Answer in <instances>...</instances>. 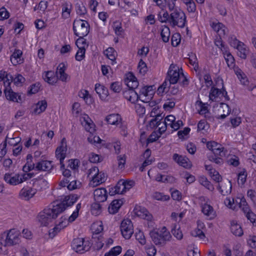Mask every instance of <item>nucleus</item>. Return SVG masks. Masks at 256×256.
<instances>
[{
	"instance_id": "1",
	"label": "nucleus",
	"mask_w": 256,
	"mask_h": 256,
	"mask_svg": "<svg viewBox=\"0 0 256 256\" xmlns=\"http://www.w3.org/2000/svg\"><path fill=\"white\" fill-rule=\"evenodd\" d=\"M59 210L58 208H54L53 204L52 208L44 209L39 213L38 216V222L42 226H46L52 219L56 218L60 214Z\"/></svg>"
},
{
	"instance_id": "2",
	"label": "nucleus",
	"mask_w": 256,
	"mask_h": 256,
	"mask_svg": "<svg viewBox=\"0 0 256 256\" xmlns=\"http://www.w3.org/2000/svg\"><path fill=\"white\" fill-rule=\"evenodd\" d=\"M150 234L156 245L164 246L172 238L171 234L165 226L162 227L160 230L151 231Z\"/></svg>"
},
{
	"instance_id": "3",
	"label": "nucleus",
	"mask_w": 256,
	"mask_h": 256,
	"mask_svg": "<svg viewBox=\"0 0 256 256\" xmlns=\"http://www.w3.org/2000/svg\"><path fill=\"white\" fill-rule=\"evenodd\" d=\"M72 28L76 36L78 37H84L89 32L90 25L86 20L81 19L75 20Z\"/></svg>"
},
{
	"instance_id": "4",
	"label": "nucleus",
	"mask_w": 256,
	"mask_h": 256,
	"mask_svg": "<svg viewBox=\"0 0 256 256\" xmlns=\"http://www.w3.org/2000/svg\"><path fill=\"white\" fill-rule=\"evenodd\" d=\"M169 22L173 27L177 26L180 28H184L186 22V14L180 9L175 10L170 14Z\"/></svg>"
},
{
	"instance_id": "5",
	"label": "nucleus",
	"mask_w": 256,
	"mask_h": 256,
	"mask_svg": "<svg viewBox=\"0 0 256 256\" xmlns=\"http://www.w3.org/2000/svg\"><path fill=\"white\" fill-rule=\"evenodd\" d=\"M91 243L88 240H84L82 238H74L72 243V247L76 252L82 254L88 251L91 247Z\"/></svg>"
},
{
	"instance_id": "6",
	"label": "nucleus",
	"mask_w": 256,
	"mask_h": 256,
	"mask_svg": "<svg viewBox=\"0 0 256 256\" xmlns=\"http://www.w3.org/2000/svg\"><path fill=\"white\" fill-rule=\"evenodd\" d=\"M78 196L76 194H70L65 196L63 200L60 202H54V208H58L60 210V214L64 211L66 207L70 206L74 204L78 200Z\"/></svg>"
},
{
	"instance_id": "7",
	"label": "nucleus",
	"mask_w": 256,
	"mask_h": 256,
	"mask_svg": "<svg viewBox=\"0 0 256 256\" xmlns=\"http://www.w3.org/2000/svg\"><path fill=\"white\" fill-rule=\"evenodd\" d=\"M20 234L19 230L11 229L7 234L6 239V245L12 246L20 244Z\"/></svg>"
},
{
	"instance_id": "8",
	"label": "nucleus",
	"mask_w": 256,
	"mask_h": 256,
	"mask_svg": "<svg viewBox=\"0 0 256 256\" xmlns=\"http://www.w3.org/2000/svg\"><path fill=\"white\" fill-rule=\"evenodd\" d=\"M120 228L122 236L126 240L130 239L134 233L133 225L131 220L128 219L123 220Z\"/></svg>"
},
{
	"instance_id": "9",
	"label": "nucleus",
	"mask_w": 256,
	"mask_h": 256,
	"mask_svg": "<svg viewBox=\"0 0 256 256\" xmlns=\"http://www.w3.org/2000/svg\"><path fill=\"white\" fill-rule=\"evenodd\" d=\"M66 138H64L61 140L60 146L58 147L56 150V156L59 159L62 168L64 166V160L66 158Z\"/></svg>"
},
{
	"instance_id": "10",
	"label": "nucleus",
	"mask_w": 256,
	"mask_h": 256,
	"mask_svg": "<svg viewBox=\"0 0 256 256\" xmlns=\"http://www.w3.org/2000/svg\"><path fill=\"white\" fill-rule=\"evenodd\" d=\"M178 68L171 64L168 72V77L170 84H176L179 79L181 78Z\"/></svg>"
},
{
	"instance_id": "11",
	"label": "nucleus",
	"mask_w": 256,
	"mask_h": 256,
	"mask_svg": "<svg viewBox=\"0 0 256 256\" xmlns=\"http://www.w3.org/2000/svg\"><path fill=\"white\" fill-rule=\"evenodd\" d=\"M133 212L135 215L142 218L146 220H152V215L144 207L137 206L134 208Z\"/></svg>"
},
{
	"instance_id": "12",
	"label": "nucleus",
	"mask_w": 256,
	"mask_h": 256,
	"mask_svg": "<svg viewBox=\"0 0 256 256\" xmlns=\"http://www.w3.org/2000/svg\"><path fill=\"white\" fill-rule=\"evenodd\" d=\"M94 196L95 202H104L107 199V191L104 188H96L94 190Z\"/></svg>"
},
{
	"instance_id": "13",
	"label": "nucleus",
	"mask_w": 256,
	"mask_h": 256,
	"mask_svg": "<svg viewBox=\"0 0 256 256\" xmlns=\"http://www.w3.org/2000/svg\"><path fill=\"white\" fill-rule=\"evenodd\" d=\"M36 188L26 186L23 188L19 193L20 196L25 200H28L36 194Z\"/></svg>"
},
{
	"instance_id": "14",
	"label": "nucleus",
	"mask_w": 256,
	"mask_h": 256,
	"mask_svg": "<svg viewBox=\"0 0 256 256\" xmlns=\"http://www.w3.org/2000/svg\"><path fill=\"white\" fill-rule=\"evenodd\" d=\"M4 179L6 182L12 186H16L22 183L19 174L12 176V174L6 173Z\"/></svg>"
},
{
	"instance_id": "15",
	"label": "nucleus",
	"mask_w": 256,
	"mask_h": 256,
	"mask_svg": "<svg viewBox=\"0 0 256 256\" xmlns=\"http://www.w3.org/2000/svg\"><path fill=\"white\" fill-rule=\"evenodd\" d=\"M173 160L179 165L188 168L191 167V164L189 160L186 156H182L177 154H174L172 156Z\"/></svg>"
},
{
	"instance_id": "16",
	"label": "nucleus",
	"mask_w": 256,
	"mask_h": 256,
	"mask_svg": "<svg viewBox=\"0 0 256 256\" xmlns=\"http://www.w3.org/2000/svg\"><path fill=\"white\" fill-rule=\"evenodd\" d=\"M53 168L52 162L42 160L36 164V170L38 171H50Z\"/></svg>"
},
{
	"instance_id": "17",
	"label": "nucleus",
	"mask_w": 256,
	"mask_h": 256,
	"mask_svg": "<svg viewBox=\"0 0 256 256\" xmlns=\"http://www.w3.org/2000/svg\"><path fill=\"white\" fill-rule=\"evenodd\" d=\"M66 68L63 63H60L57 68V70L56 72L58 80L59 79L62 82H67L68 75L65 73Z\"/></svg>"
},
{
	"instance_id": "18",
	"label": "nucleus",
	"mask_w": 256,
	"mask_h": 256,
	"mask_svg": "<svg viewBox=\"0 0 256 256\" xmlns=\"http://www.w3.org/2000/svg\"><path fill=\"white\" fill-rule=\"evenodd\" d=\"M4 93L7 100L17 102H21L22 98L20 95L14 92L11 88L8 90H4Z\"/></svg>"
},
{
	"instance_id": "19",
	"label": "nucleus",
	"mask_w": 256,
	"mask_h": 256,
	"mask_svg": "<svg viewBox=\"0 0 256 256\" xmlns=\"http://www.w3.org/2000/svg\"><path fill=\"white\" fill-rule=\"evenodd\" d=\"M123 203V200L121 199L113 200L108 208L109 212L111 214H116Z\"/></svg>"
},
{
	"instance_id": "20",
	"label": "nucleus",
	"mask_w": 256,
	"mask_h": 256,
	"mask_svg": "<svg viewBox=\"0 0 256 256\" xmlns=\"http://www.w3.org/2000/svg\"><path fill=\"white\" fill-rule=\"evenodd\" d=\"M22 52L20 50H15L10 56V61L14 66L22 63L23 60L22 58Z\"/></svg>"
},
{
	"instance_id": "21",
	"label": "nucleus",
	"mask_w": 256,
	"mask_h": 256,
	"mask_svg": "<svg viewBox=\"0 0 256 256\" xmlns=\"http://www.w3.org/2000/svg\"><path fill=\"white\" fill-rule=\"evenodd\" d=\"M95 90L102 100L105 99L108 96V88L103 85L96 84L95 86Z\"/></svg>"
},
{
	"instance_id": "22",
	"label": "nucleus",
	"mask_w": 256,
	"mask_h": 256,
	"mask_svg": "<svg viewBox=\"0 0 256 256\" xmlns=\"http://www.w3.org/2000/svg\"><path fill=\"white\" fill-rule=\"evenodd\" d=\"M230 231L236 236H241L243 235V230L242 226L237 223L236 220H232L231 222Z\"/></svg>"
},
{
	"instance_id": "23",
	"label": "nucleus",
	"mask_w": 256,
	"mask_h": 256,
	"mask_svg": "<svg viewBox=\"0 0 256 256\" xmlns=\"http://www.w3.org/2000/svg\"><path fill=\"white\" fill-rule=\"evenodd\" d=\"M44 80L50 84H54L58 81V77L53 71H48L43 76Z\"/></svg>"
},
{
	"instance_id": "24",
	"label": "nucleus",
	"mask_w": 256,
	"mask_h": 256,
	"mask_svg": "<svg viewBox=\"0 0 256 256\" xmlns=\"http://www.w3.org/2000/svg\"><path fill=\"white\" fill-rule=\"evenodd\" d=\"M105 120L108 124L116 126H118V124L122 121L120 116L118 114H110L108 116Z\"/></svg>"
},
{
	"instance_id": "25",
	"label": "nucleus",
	"mask_w": 256,
	"mask_h": 256,
	"mask_svg": "<svg viewBox=\"0 0 256 256\" xmlns=\"http://www.w3.org/2000/svg\"><path fill=\"white\" fill-rule=\"evenodd\" d=\"M202 210L204 214L210 217V219L214 218L216 216V212L210 204H204L202 206Z\"/></svg>"
},
{
	"instance_id": "26",
	"label": "nucleus",
	"mask_w": 256,
	"mask_h": 256,
	"mask_svg": "<svg viewBox=\"0 0 256 256\" xmlns=\"http://www.w3.org/2000/svg\"><path fill=\"white\" fill-rule=\"evenodd\" d=\"M106 180V176L104 172H98V174L92 180V182L94 186L99 185Z\"/></svg>"
},
{
	"instance_id": "27",
	"label": "nucleus",
	"mask_w": 256,
	"mask_h": 256,
	"mask_svg": "<svg viewBox=\"0 0 256 256\" xmlns=\"http://www.w3.org/2000/svg\"><path fill=\"white\" fill-rule=\"evenodd\" d=\"M80 208L81 204L80 203L77 204L76 206V210L72 212L71 216H69L68 220H67L66 218H63L64 220V222H66V223H68V224L70 222H74L78 216V212Z\"/></svg>"
},
{
	"instance_id": "28",
	"label": "nucleus",
	"mask_w": 256,
	"mask_h": 256,
	"mask_svg": "<svg viewBox=\"0 0 256 256\" xmlns=\"http://www.w3.org/2000/svg\"><path fill=\"white\" fill-rule=\"evenodd\" d=\"M224 188L222 189V186L218 184L217 187L218 190L223 196H226L230 193L232 190V184L230 181L224 184Z\"/></svg>"
},
{
	"instance_id": "29",
	"label": "nucleus",
	"mask_w": 256,
	"mask_h": 256,
	"mask_svg": "<svg viewBox=\"0 0 256 256\" xmlns=\"http://www.w3.org/2000/svg\"><path fill=\"white\" fill-rule=\"evenodd\" d=\"M164 116H162V114H159L156 116V118L151 120L149 122L150 127L152 128H156L161 125V120H162Z\"/></svg>"
},
{
	"instance_id": "30",
	"label": "nucleus",
	"mask_w": 256,
	"mask_h": 256,
	"mask_svg": "<svg viewBox=\"0 0 256 256\" xmlns=\"http://www.w3.org/2000/svg\"><path fill=\"white\" fill-rule=\"evenodd\" d=\"M47 107V102L46 100H41L36 104L34 112L37 114H40L44 112Z\"/></svg>"
},
{
	"instance_id": "31",
	"label": "nucleus",
	"mask_w": 256,
	"mask_h": 256,
	"mask_svg": "<svg viewBox=\"0 0 256 256\" xmlns=\"http://www.w3.org/2000/svg\"><path fill=\"white\" fill-rule=\"evenodd\" d=\"M106 55L107 58L112 60V64H114L116 63V52L112 48H108L106 51Z\"/></svg>"
},
{
	"instance_id": "32",
	"label": "nucleus",
	"mask_w": 256,
	"mask_h": 256,
	"mask_svg": "<svg viewBox=\"0 0 256 256\" xmlns=\"http://www.w3.org/2000/svg\"><path fill=\"white\" fill-rule=\"evenodd\" d=\"M190 64L193 66L194 70L196 71L198 69V60L195 54H188Z\"/></svg>"
},
{
	"instance_id": "33",
	"label": "nucleus",
	"mask_w": 256,
	"mask_h": 256,
	"mask_svg": "<svg viewBox=\"0 0 256 256\" xmlns=\"http://www.w3.org/2000/svg\"><path fill=\"white\" fill-rule=\"evenodd\" d=\"M161 36L164 42H167L170 36V29L168 26H164L161 31Z\"/></svg>"
},
{
	"instance_id": "34",
	"label": "nucleus",
	"mask_w": 256,
	"mask_h": 256,
	"mask_svg": "<svg viewBox=\"0 0 256 256\" xmlns=\"http://www.w3.org/2000/svg\"><path fill=\"white\" fill-rule=\"evenodd\" d=\"M100 202H95L91 206V212L92 214L97 216L101 212V205Z\"/></svg>"
},
{
	"instance_id": "35",
	"label": "nucleus",
	"mask_w": 256,
	"mask_h": 256,
	"mask_svg": "<svg viewBox=\"0 0 256 256\" xmlns=\"http://www.w3.org/2000/svg\"><path fill=\"white\" fill-rule=\"evenodd\" d=\"M75 58L76 60L81 61L85 56L86 48L84 46L78 47Z\"/></svg>"
},
{
	"instance_id": "36",
	"label": "nucleus",
	"mask_w": 256,
	"mask_h": 256,
	"mask_svg": "<svg viewBox=\"0 0 256 256\" xmlns=\"http://www.w3.org/2000/svg\"><path fill=\"white\" fill-rule=\"evenodd\" d=\"M222 94V89L220 90L216 88H212L210 94V98L212 101L214 100L216 98Z\"/></svg>"
},
{
	"instance_id": "37",
	"label": "nucleus",
	"mask_w": 256,
	"mask_h": 256,
	"mask_svg": "<svg viewBox=\"0 0 256 256\" xmlns=\"http://www.w3.org/2000/svg\"><path fill=\"white\" fill-rule=\"evenodd\" d=\"M171 84L166 80L160 86L158 89V94H162L164 92H167L169 90L170 85Z\"/></svg>"
},
{
	"instance_id": "38",
	"label": "nucleus",
	"mask_w": 256,
	"mask_h": 256,
	"mask_svg": "<svg viewBox=\"0 0 256 256\" xmlns=\"http://www.w3.org/2000/svg\"><path fill=\"white\" fill-rule=\"evenodd\" d=\"M212 152L214 156H216L224 157L226 156V150L220 144V146H218Z\"/></svg>"
},
{
	"instance_id": "39",
	"label": "nucleus",
	"mask_w": 256,
	"mask_h": 256,
	"mask_svg": "<svg viewBox=\"0 0 256 256\" xmlns=\"http://www.w3.org/2000/svg\"><path fill=\"white\" fill-rule=\"evenodd\" d=\"M122 252V248L116 246L112 248L108 252H106L104 256H117Z\"/></svg>"
},
{
	"instance_id": "40",
	"label": "nucleus",
	"mask_w": 256,
	"mask_h": 256,
	"mask_svg": "<svg viewBox=\"0 0 256 256\" xmlns=\"http://www.w3.org/2000/svg\"><path fill=\"white\" fill-rule=\"evenodd\" d=\"M244 44L242 43L236 48L238 50V55L242 58L245 59L246 58L247 50L245 48H244Z\"/></svg>"
},
{
	"instance_id": "41",
	"label": "nucleus",
	"mask_w": 256,
	"mask_h": 256,
	"mask_svg": "<svg viewBox=\"0 0 256 256\" xmlns=\"http://www.w3.org/2000/svg\"><path fill=\"white\" fill-rule=\"evenodd\" d=\"M247 173L245 170H243L238 174V184L243 185L246 182Z\"/></svg>"
},
{
	"instance_id": "42",
	"label": "nucleus",
	"mask_w": 256,
	"mask_h": 256,
	"mask_svg": "<svg viewBox=\"0 0 256 256\" xmlns=\"http://www.w3.org/2000/svg\"><path fill=\"white\" fill-rule=\"evenodd\" d=\"M124 180H121L118 181L116 186H115V192L118 193V194H122L125 192L124 187Z\"/></svg>"
},
{
	"instance_id": "43",
	"label": "nucleus",
	"mask_w": 256,
	"mask_h": 256,
	"mask_svg": "<svg viewBox=\"0 0 256 256\" xmlns=\"http://www.w3.org/2000/svg\"><path fill=\"white\" fill-rule=\"evenodd\" d=\"M12 82H13V76L10 74H6V78L4 80V90H8L10 88H11L10 85Z\"/></svg>"
},
{
	"instance_id": "44",
	"label": "nucleus",
	"mask_w": 256,
	"mask_h": 256,
	"mask_svg": "<svg viewBox=\"0 0 256 256\" xmlns=\"http://www.w3.org/2000/svg\"><path fill=\"white\" fill-rule=\"evenodd\" d=\"M8 138V136H6L5 138V140L0 144V158H3L6 153V146Z\"/></svg>"
},
{
	"instance_id": "45",
	"label": "nucleus",
	"mask_w": 256,
	"mask_h": 256,
	"mask_svg": "<svg viewBox=\"0 0 256 256\" xmlns=\"http://www.w3.org/2000/svg\"><path fill=\"white\" fill-rule=\"evenodd\" d=\"M138 69L139 70V72L143 75L147 72L148 68L146 64L142 60H140L139 62Z\"/></svg>"
},
{
	"instance_id": "46",
	"label": "nucleus",
	"mask_w": 256,
	"mask_h": 256,
	"mask_svg": "<svg viewBox=\"0 0 256 256\" xmlns=\"http://www.w3.org/2000/svg\"><path fill=\"white\" fill-rule=\"evenodd\" d=\"M224 58L228 67H232L234 66V58L230 52L225 54Z\"/></svg>"
},
{
	"instance_id": "47",
	"label": "nucleus",
	"mask_w": 256,
	"mask_h": 256,
	"mask_svg": "<svg viewBox=\"0 0 256 256\" xmlns=\"http://www.w3.org/2000/svg\"><path fill=\"white\" fill-rule=\"evenodd\" d=\"M140 96L138 93L134 90L132 89L130 102L132 103H135L138 100H141Z\"/></svg>"
},
{
	"instance_id": "48",
	"label": "nucleus",
	"mask_w": 256,
	"mask_h": 256,
	"mask_svg": "<svg viewBox=\"0 0 256 256\" xmlns=\"http://www.w3.org/2000/svg\"><path fill=\"white\" fill-rule=\"evenodd\" d=\"M61 221L59 222L58 224L56 225L54 228H53L54 230L55 233L56 234L60 232V230L66 227L68 225V223L66 222H64L63 220V217L61 218Z\"/></svg>"
},
{
	"instance_id": "49",
	"label": "nucleus",
	"mask_w": 256,
	"mask_h": 256,
	"mask_svg": "<svg viewBox=\"0 0 256 256\" xmlns=\"http://www.w3.org/2000/svg\"><path fill=\"white\" fill-rule=\"evenodd\" d=\"M61 221L59 222L58 224L56 225L54 228H53L54 230L55 233L56 234L60 232V230L66 227L68 225V223L66 222H64L63 220V217L61 218Z\"/></svg>"
},
{
	"instance_id": "50",
	"label": "nucleus",
	"mask_w": 256,
	"mask_h": 256,
	"mask_svg": "<svg viewBox=\"0 0 256 256\" xmlns=\"http://www.w3.org/2000/svg\"><path fill=\"white\" fill-rule=\"evenodd\" d=\"M180 42V36L178 34H175L172 36L171 39L172 45L173 46H177Z\"/></svg>"
},
{
	"instance_id": "51",
	"label": "nucleus",
	"mask_w": 256,
	"mask_h": 256,
	"mask_svg": "<svg viewBox=\"0 0 256 256\" xmlns=\"http://www.w3.org/2000/svg\"><path fill=\"white\" fill-rule=\"evenodd\" d=\"M22 169L24 172H28L34 169L36 170V166L32 161L28 160L26 164L23 166Z\"/></svg>"
},
{
	"instance_id": "52",
	"label": "nucleus",
	"mask_w": 256,
	"mask_h": 256,
	"mask_svg": "<svg viewBox=\"0 0 256 256\" xmlns=\"http://www.w3.org/2000/svg\"><path fill=\"white\" fill-rule=\"evenodd\" d=\"M170 18L169 14L167 12H162H162H160L158 14V19L162 22H166L168 20L169 21Z\"/></svg>"
},
{
	"instance_id": "53",
	"label": "nucleus",
	"mask_w": 256,
	"mask_h": 256,
	"mask_svg": "<svg viewBox=\"0 0 256 256\" xmlns=\"http://www.w3.org/2000/svg\"><path fill=\"white\" fill-rule=\"evenodd\" d=\"M76 13L80 15H84L86 13V7L83 5L82 4H76Z\"/></svg>"
},
{
	"instance_id": "54",
	"label": "nucleus",
	"mask_w": 256,
	"mask_h": 256,
	"mask_svg": "<svg viewBox=\"0 0 256 256\" xmlns=\"http://www.w3.org/2000/svg\"><path fill=\"white\" fill-rule=\"evenodd\" d=\"M25 80V78L20 74H18L14 78H13L14 84L17 86H21Z\"/></svg>"
},
{
	"instance_id": "55",
	"label": "nucleus",
	"mask_w": 256,
	"mask_h": 256,
	"mask_svg": "<svg viewBox=\"0 0 256 256\" xmlns=\"http://www.w3.org/2000/svg\"><path fill=\"white\" fill-rule=\"evenodd\" d=\"M110 89L114 92H120L122 90V87L119 82H116L111 84Z\"/></svg>"
},
{
	"instance_id": "56",
	"label": "nucleus",
	"mask_w": 256,
	"mask_h": 256,
	"mask_svg": "<svg viewBox=\"0 0 256 256\" xmlns=\"http://www.w3.org/2000/svg\"><path fill=\"white\" fill-rule=\"evenodd\" d=\"M229 42L231 46H232L234 48H236L239 45H240L242 42L238 41L236 37L234 36H232L229 38Z\"/></svg>"
},
{
	"instance_id": "57",
	"label": "nucleus",
	"mask_w": 256,
	"mask_h": 256,
	"mask_svg": "<svg viewBox=\"0 0 256 256\" xmlns=\"http://www.w3.org/2000/svg\"><path fill=\"white\" fill-rule=\"evenodd\" d=\"M222 158V157L220 156H210L208 157V160L211 162H214L216 164L221 165L224 163V160Z\"/></svg>"
},
{
	"instance_id": "58",
	"label": "nucleus",
	"mask_w": 256,
	"mask_h": 256,
	"mask_svg": "<svg viewBox=\"0 0 256 256\" xmlns=\"http://www.w3.org/2000/svg\"><path fill=\"white\" fill-rule=\"evenodd\" d=\"M10 14L8 12L4 7L0 8V20H4L9 18Z\"/></svg>"
},
{
	"instance_id": "59",
	"label": "nucleus",
	"mask_w": 256,
	"mask_h": 256,
	"mask_svg": "<svg viewBox=\"0 0 256 256\" xmlns=\"http://www.w3.org/2000/svg\"><path fill=\"white\" fill-rule=\"evenodd\" d=\"M113 28L116 34L118 36L120 35L123 31L121 24L118 22L114 23Z\"/></svg>"
},
{
	"instance_id": "60",
	"label": "nucleus",
	"mask_w": 256,
	"mask_h": 256,
	"mask_svg": "<svg viewBox=\"0 0 256 256\" xmlns=\"http://www.w3.org/2000/svg\"><path fill=\"white\" fill-rule=\"evenodd\" d=\"M228 163L230 166L236 167L240 164L239 158L236 156H233L228 160Z\"/></svg>"
},
{
	"instance_id": "61",
	"label": "nucleus",
	"mask_w": 256,
	"mask_h": 256,
	"mask_svg": "<svg viewBox=\"0 0 256 256\" xmlns=\"http://www.w3.org/2000/svg\"><path fill=\"white\" fill-rule=\"evenodd\" d=\"M172 233L178 240H180L182 238L183 234L182 232L179 228L176 229L175 227L172 230Z\"/></svg>"
},
{
	"instance_id": "62",
	"label": "nucleus",
	"mask_w": 256,
	"mask_h": 256,
	"mask_svg": "<svg viewBox=\"0 0 256 256\" xmlns=\"http://www.w3.org/2000/svg\"><path fill=\"white\" fill-rule=\"evenodd\" d=\"M196 104L198 106H200V110H198V113L200 114H204L208 112V108L204 104L200 101H197Z\"/></svg>"
},
{
	"instance_id": "63",
	"label": "nucleus",
	"mask_w": 256,
	"mask_h": 256,
	"mask_svg": "<svg viewBox=\"0 0 256 256\" xmlns=\"http://www.w3.org/2000/svg\"><path fill=\"white\" fill-rule=\"evenodd\" d=\"M136 238L142 244H145L146 240L142 232H139L136 234Z\"/></svg>"
},
{
	"instance_id": "64",
	"label": "nucleus",
	"mask_w": 256,
	"mask_h": 256,
	"mask_svg": "<svg viewBox=\"0 0 256 256\" xmlns=\"http://www.w3.org/2000/svg\"><path fill=\"white\" fill-rule=\"evenodd\" d=\"M247 196L254 203H256V192L255 190H248Z\"/></svg>"
}]
</instances>
